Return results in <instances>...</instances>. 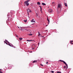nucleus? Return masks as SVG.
<instances>
[{"instance_id":"obj_37","label":"nucleus","mask_w":73,"mask_h":73,"mask_svg":"<svg viewBox=\"0 0 73 73\" xmlns=\"http://www.w3.org/2000/svg\"><path fill=\"white\" fill-rule=\"evenodd\" d=\"M34 49H35V48H33L32 49V50Z\"/></svg>"},{"instance_id":"obj_14","label":"nucleus","mask_w":73,"mask_h":73,"mask_svg":"<svg viewBox=\"0 0 73 73\" xmlns=\"http://www.w3.org/2000/svg\"><path fill=\"white\" fill-rule=\"evenodd\" d=\"M38 34H39V35H38V36H41V35L40 34V32H38Z\"/></svg>"},{"instance_id":"obj_2","label":"nucleus","mask_w":73,"mask_h":73,"mask_svg":"<svg viewBox=\"0 0 73 73\" xmlns=\"http://www.w3.org/2000/svg\"><path fill=\"white\" fill-rule=\"evenodd\" d=\"M48 11L50 13H52V12H53V10L52 9H49L48 10Z\"/></svg>"},{"instance_id":"obj_9","label":"nucleus","mask_w":73,"mask_h":73,"mask_svg":"<svg viewBox=\"0 0 73 73\" xmlns=\"http://www.w3.org/2000/svg\"><path fill=\"white\" fill-rule=\"evenodd\" d=\"M42 5H46V4L44 3H42Z\"/></svg>"},{"instance_id":"obj_32","label":"nucleus","mask_w":73,"mask_h":73,"mask_svg":"<svg viewBox=\"0 0 73 73\" xmlns=\"http://www.w3.org/2000/svg\"><path fill=\"white\" fill-rule=\"evenodd\" d=\"M34 46H36V45H33Z\"/></svg>"},{"instance_id":"obj_22","label":"nucleus","mask_w":73,"mask_h":73,"mask_svg":"<svg viewBox=\"0 0 73 73\" xmlns=\"http://www.w3.org/2000/svg\"><path fill=\"white\" fill-rule=\"evenodd\" d=\"M51 72L52 73H54V71H51Z\"/></svg>"},{"instance_id":"obj_18","label":"nucleus","mask_w":73,"mask_h":73,"mask_svg":"<svg viewBox=\"0 0 73 73\" xmlns=\"http://www.w3.org/2000/svg\"><path fill=\"white\" fill-rule=\"evenodd\" d=\"M5 41H6V42H9H9H8L7 40H5Z\"/></svg>"},{"instance_id":"obj_19","label":"nucleus","mask_w":73,"mask_h":73,"mask_svg":"<svg viewBox=\"0 0 73 73\" xmlns=\"http://www.w3.org/2000/svg\"><path fill=\"white\" fill-rule=\"evenodd\" d=\"M27 20H24V22H25V23H26V22H27Z\"/></svg>"},{"instance_id":"obj_16","label":"nucleus","mask_w":73,"mask_h":73,"mask_svg":"<svg viewBox=\"0 0 73 73\" xmlns=\"http://www.w3.org/2000/svg\"><path fill=\"white\" fill-rule=\"evenodd\" d=\"M28 35L29 36H32V34H29Z\"/></svg>"},{"instance_id":"obj_23","label":"nucleus","mask_w":73,"mask_h":73,"mask_svg":"<svg viewBox=\"0 0 73 73\" xmlns=\"http://www.w3.org/2000/svg\"><path fill=\"white\" fill-rule=\"evenodd\" d=\"M57 73H61V72H59L58 71L57 72Z\"/></svg>"},{"instance_id":"obj_31","label":"nucleus","mask_w":73,"mask_h":73,"mask_svg":"<svg viewBox=\"0 0 73 73\" xmlns=\"http://www.w3.org/2000/svg\"><path fill=\"white\" fill-rule=\"evenodd\" d=\"M60 9H61V8H62L61 7H60Z\"/></svg>"},{"instance_id":"obj_39","label":"nucleus","mask_w":73,"mask_h":73,"mask_svg":"<svg viewBox=\"0 0 73 73\" xmlns=\"http://www.w3.org/2000/svg\"><path fill=\"white\" fill-rule=\"evenodd\" d=\"M21 29H22V28H21Z\"/></svg>"},{"instance_id":"obj_28","label":"nucleus","mask_w":73,"mask_h":73,"mask_svg":"<svg viewBox=\"0 0 73 73\" xmlns=\"http://www.w3.org/2000/svg\"><path fill=\"white\" fill-rule=\"evenodd\" d=\"M8 45H9V46H11V44H8Z\"/></svg>"},{"instance_id":"obj_21","label":"nucleus","mask_w":73,"mask_h":73,"mask_svg":"<svg viewBox=\"0 0 73 73\" xmlns=\"http://www.w3.org/2000/svg\"><path fill=\"white\" fill-rule=\"evenodd\" d=\"M30 0H28L27 1H26V2L28 3V2H29V1Z\"/></svg>"},{"instance_id":"obj_12","label":"nucleus","mask_w":73,"mask_h":73,"mask_svg":"<svg viewBox=\"0 0 73 73\" xmlns=\"http://www.w3.org/2000/svg\"><path fill=\"white\" fill-rule=\"evenodd\" d=\"M37 62V60H34L33 62V63H34V62Z\"/></svg>"},{"instance_id":"obj_6","label":"nucleus","mask_w":73,"mask_h":73,"mask_svg":"<svg viewBox=\"0 0 73 73\" xmlns=\"http://www.w3.org/2000/svg\"><path fill=\"white\" fill-rule=\"evenodd\" d=\"M52 5L53 6H54L55 5V2H53L52 3Z\"/></svg>"},{"instance_id":"obj_3","label":"nucleus","mask_w":73,"mask_h":73,"mask_svg":"<svg viewBox=\"0 0 73 73\" xmlns=\"http://www.w3.org/2000/svg\"><path fill=\"white\" fill-rule=\"evenodd\" d=\"M24 3H25V4H26V5H27V6H28V5L29 4V3H28V2H26V1Z\"/></svg>"},{"instance_id":"obj_42","label":"nucleus","mask_w":73,"mask_h":73,"mask_svg":"<svg viewBox=\"0 0 73 73\" xmlns=\"http://www.w3.org/2000/svg\"><path fill=\"white\" fill-rule=\"evenodd\" d=\"M42 37H43V36H42Z\"/></svg>"},{"instance_id":"obj_8","label":"nucleus","mask_w":73,"mask_h":73,"mask_svg":"<svg viewBox=\"0 0 73 73\" xmlns=\"http://www.w3.org/2000/svg\"><path fill=\"white\" fill-rule=\"evenodd\" d=\"M70 43L71 44H72H72H73V41L72 40L70 42Z\"/></svg>"},{"instance_id":"obj_33","label":"nucleus","mask_w":73,"mask_h":73,"mask_svg":"<svg viewBox=\"0 0 73 73\" xmlns=\"http://www.w3.org/2000/svg\"><path fill=\"white\" fill-rule=\"evenodd\" d=\"M39 7H40V9H41V6H39Z\"/></svg>"},{"instance_id":"obj_29","label":"nucleus","mask_w":73,"mask_h":73,"mask_svg":"<svg viewBox=\"0 0 73 73\" xmlns=\"http://www.w3.org/2000/svg\"><path fill=\"white\" fill-rule=\"evenodd\" d=\"M40 65H41V66H43V65L42 64H40Z\"/></svg>"},{"instance_id":"obj_25","label":"nucleus","mask_w":73,"mask_h":73,"mask_svg":"<svg viewBox=\"0 0 73 73\" xmlns=\"http://www.w3.org/2000/svg\"><path fill=\"white\" fill-rule=\"evenodd\" d=\"M12 66H11L10 67V69H12Z\"/></svg>"},{"instance_id":"obj_1","label":"nucleus","mask_w":73,"mask_h":73,"mask_svg":"<svg viewBox=\"0 0 73 73\" xmlns=\"http://www.w3.org/2000/svg\"><path fill=\"white\" fill-rule=\"evenodd\" d=\"M60 61L61 62H63V63H64V64L66 65V66L67 67V68H68V65H67V64H66V62H64V60H60Z\"/></svg>"},{"instance_id":"obj_36","label":"nucleus","mask_w":73,"mask_h":73,"mask_svg":"<svg viewBox=\"0 0 73 73\" xmlns=\"http://www.w3.org/2000/svg\"><path fill=\"white\" fill-rule=\"evenodd\" d=\"M22 28H25V27H23Z\"/></svg>"},{"instance_id":"obj_7","label":"nucleus","mask_w":73,"mask_h":73,"mask_svg":"<svg viewBox=\"0 0 73 73\" xmlns=\"http://www.w3.org/2000/svg\"><path fill=\"white\" fill-rule=\"evenodd\" d=\"M47 21H48V24H49V22H50V21H49V19H48V18H47Z\"/></svg>"},{"instance_id":"obj_41","label":"nucleus","mask_w":73,"mask_h":73,"mask_svg":"<svg viewBox=\"0 0 73 73\" xmlns=\"http://www.w3.org/2000/svg\"><path fill=\"white\" fill-rule=\"evenodd\" d=\"M46 26H48V25H46Z\"/></svg>"},{"instance_id":"obj_11","label":"nucleus","mask_w":73,"mask_h":73,"mask_svg":"<svg viewBox=\"0 0 73 73\" xmlns=\"http://www.w3.org/2000/svg\"><path fill=\"white\" fill-rule=\"evenodd\" d=\"M19 40L20 41H21V40H23V38H19Z\"/></svg>"},{"instance_id":"obj_13","label":"nucleus","mask_w":73,"mask_h":73,"mask_svg":"<svg viewBox=\"0 0 73 73\" xmlns=\"http://www.w3.org/2000/svg\"><path fill=\"white\" fill-rule=\"evenodd\" d=\"M27 41H33V40H27Z\"/></svg>"},{"instance_id":"obj_4","label":"nucleus","mask_w":73,"mask_h":73,"mask_svg":"<svg viewBox=\"0 0 73 73\" xmlns=\"http://www.w3.org/2000/svg\"><path fill=\"white\" fill-rule=\"evenodd\" d=\"M61 7V4H58V8H60V7Z\"/></svg>"},{"instance_id":"obj_24","label":"nucleus","mask_w":73,"mask_h":73,"mask_svg":"<svg viewBox=\"0 0 73 73\" xmlns=\"http://www.w3.org/2000/svg\"><path fill=\"white\" fill-rule=\"evenodd\" d=\"M36 17H37V16H38V15L37 14V13H36Z\"/></svg>"},{"instance_id":"obj_27","label":"nucleus","mask_w":73,"mask_h":73,"mask_svg":"<svg viewBox=\"0 0 73 73\" xmlns=\"http://www.w3.org/2000/svg\"><path fill=\"white\" fill-rule=\"evenodd\" d=\"M0 70H1V69H0ZM0 73H2L1 72V70H0Z\"/></svg>"},{"instance_id":"obj_10","label":"nucleus","mask_w":73,"mask_h":73,"mask_svg":"<svg viewBox=\"0 0 73 73\" xmlns=\"http://www.w3.org/2000/svg\"><path fill=\"white\" fill-rule=\"evenodd\" d=\"M37 4L38 5H40L41 4H40V2H38L37 3Z\"/></svg>"},{"instance_id":"obj_17","label":"nucleus","mask_w":73,"mask_h":73,"mask_svg":"<svg viewBox=\"0 0 73 73\" xmlns=\"http://www.w3.org/2000/svg\"><path fill=\"white\" fill-rule=\"evenodd\" d=\"M29 12H31L32 11H31V10H29Z\"/></svg>"},{"instance_id":"obj_35","label":"nucleus","mask_w":73,"mask_h":73,"mask_svg":"<svg viewBox=\"0 0 73 73\" xmlns=\"http://www.w3.org/2000/svg\"><path fill=\"white\" fill-rule=\"evenodd\" d=\"M5 43V44H7V45H8V44L7 43Z\"/></svg>"},{"instance_id":"obj_5","label":"nucleus","mask_w":73,"mask_h":73,"mask_svg":"<svg viewBox=\"0 0 73 73\" xmlns=\"http://www.w3.org/2000/svg\"><path fill=\"white\" fill-rule=\"evenodd\" d=\"M31 22L32 23H35V21H34V19H33L32 21H31Z\"/></svg>"},{"instance_id":"obj_20","label":"nucleus","mask_w":73,"mask_h":73,"mask_svg":"<svg viewBox=\"0 0 73 73\" xmlns=\"http://www.w3.org/2000/svg\"><path fill=\"white\" fill-rule=\"evenodd\" d=\"M66 68V66H64V68L65 69V68Z\"/></svg>"},{"instance_id":"obj_26","label":"nucleus","mask_w":73,"mask_h":73,"mask_svg":"<svg viewBox=\"0 0 73 73\" xmlns=\"http://www.w3.org/2000/svg\"><path fill=\"white\" fill-rule=\"evenodd\" d=\"M40 11H42V8L41 7L40 9Z\"/></svg>"},{"instance_id":"obj_15","label":"nucleus","mask_w":73,"mask_h":73,"mask_svg":"<svg viewBox=\"0 0 73 73\" xmlns=\"http://www.w3.org/2000/svg\"><path fill=\"white\" fill-rule=\"evenodd\" d=\"M64 5L66 7H67V4L66 3H64Z\"/></svg>"},{"instance_id":"obj_40","label":"nucleus","mask_w":73,"mask_h":73,"mask_svg":"<svg viewBox=\"0 0 73 73\" xmlns=\"http://www.w3.org/2000/svg\"><path fill=\"white\" fill-rule=\"evenodd\" d=\"M18 28H19V27H18Z\"/></svg>"},{"instance_id":"obj_34","label":"nucleus","mask_w":73,"mask_h":73,"mask_svg":"<svg viewBox=\"0 0 73 73\" xmlns=\"http://www.w3.org/2000/svg\"><path fill=\"white\" fill-rule=\"evenodd\" d=\"M42 37L43 38H45V37Z\"/></svg>"},{"instance_id":"obj_30","label":"nucleus","mask_w":73,"mask_h":73,"mask_svg":"<svg viewBox=\"0 0 73 73\" xmlns=\"http://www.w3.org/2000/svg\"><path fill=\"white\" fill-rule=\"evenodd\" d=\"M46 64H48V62H46Z\"/></svg>"},{"instance_id":"obj_38","label":"nucleus","mask_w":73,"mask_h":73,"mask_svg":"<svg viewBox=\"0 0 73 73\" xmlns=\"http://www.w3.org/2000/svg\"><path fill=\"white\" fill-rule=\"evenodd\" d=\"M4 42H5V43L6 42H5V41H4Z\"/></svg>"}]
</instances>
